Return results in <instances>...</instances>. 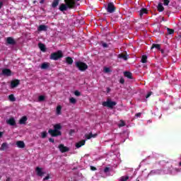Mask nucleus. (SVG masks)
<instances>
[{"instance_id":"f257e3e1","label":"nucleus","mask_w":181,"mask_h":181,"mask_svg":"<svg viewBox=\"0 0 181 181\" xmlns=\"http://www.w3.org/2000/svg\"><path fill=\"white\" fill-rule=\"evenodd\" d=\"M65 4H62L59 6V11L61 12H64V11H67L68 8L69 9H74V8L76 6V0H64Z\"/></svg>"},{"instance_id":"f03ea898","label":"nucleus","mask_w":181,"mask_h":181,"mask_svg":"<svg viewBox=\"0 0 181 181\" xmlns=\"http://www.w3.org/2000/svg\"><path fill=\"white\" fill-rule=\"evenodd\" d=\"M62 124H56L54 125V129H49L48 130V134L51 135V136H61L62 135Z\"/></svg>"},{"instance_id":"7ed1b4c3","label":"nucleus","mask_w":181,"mask_h":181,"mask_svg":"<svg viewBox=\"0 0 181 181\" xmlns=\"http://www.w3.org/2000/svg\"><path fill=\"white\" fill-rule=\"evenodd\" d=\"M75 66L79 71H86L88 69V65L81 61H77L75 62Z\"/></svg>"},{"instance_id":"20e7f679","label":"nucleus","mask_w":181,"mask_h":181,"mask_svg":"<svg viewBox=\"0 0 181 181\" xmlns=\"http://www.w3.org/2000/svg\"><path fill=\"white\" fill-rule=\"evenodd\" d=\"M102 105L103 107H107V108L112 110V108H114V107L117 105V102L111 100L110 98H107V101H104L102 103Z\"/></svg>"},{"instance_id":"39448f33","label":"nucleus","mask_w":181,"mask_h":181,"mask_svg":"<svg viewBox=\"0 0 181 181\" xmlns=\"http://www.w3.org/2000/svg\"><path fill=\"white\" fill-rule=\"evenodd\" d=\"M63 57V52L62 50H58L56 52L52 53L49 56L50 60L57 61L59 59H62Z\"/></svg>"},{"instance_id":"423d86ee","label":"nucleus","mask_w":181,"mask_h":181,"mask_svg":"<svg viewBox=\"0 0 181 181\" xmlns=\"http://www.w3.org/2000/svg\"><path fill=\"white\" fill-rule=\"evenodd\" d=\"M116 9H117V7H115V5L114 4V3L110 2L107 4V12H108V13H114Z\"/></svg>"},{"instance_id":"0eeeda50","label":"nucleus","mask_w":181,"mask_h":181,"mask_svg":"<svg viewBox=\"0 0 181 181\" xmlns=\"http://www.w3.org/2000/svg\"><path fill=\"white\" fill-rule=\"evenodd\" d=\"M58 148L62 153H64V152H69V151H70V148L67 146H64V144H59Z\"/></svg>"},{"instance_id":"6e6552de","label":"nucleus","mask_w":181,"mask_h":181,"mask_svg":"<svg viewBox=\"0 0 181 181\" xmlns=\"http://www.w3.org/2000/svg\"><path fill=\"white\" fill-rule=\"evenodd\" d=\"M21 84V81L19 79H15L11 82V88H15Z\"/></svg>"},{"instance_id":"1a4fd4ad","label":"nucleus","mask_w":181,"mask_h":181,"mask_svg":"<svg viewBox=\"0 0 181 181\" xmlns=\"http://www.w3.org/2000/svg\"><path fill=\"white\" fill-rule=\"evenodd\" d=\"M1 73L3 76H6L7 77L12 76V71L9 69H4Z\"/></svg>"},{"instance_id":"9d476101","label":"nucleus","mask_w":181,"mask_h":181,"mask_svg":"<svg viewBox=\"0 0 181 181\" xmlns=\"http://www.w3.org/2000/svg\"><path fill=\"white\" fill-rule=\"evenodd\" d=\"M6 124L11 125V127H15V125H16V121L15 120V118L11 117L6 120Z\"/></svg>"},{"instance_id":"9b49d317","label":"nucleus","mask_w":181,"mask_h":181,"mask_svg":"<svg viewBox=\"0 0 181 181\" xmlns=\"http://www.w3.org/2000/svg\"><path fill=\"white\" fill-rule=\"evenodd\" d=\"M6 43H8V45H11L12 46H13L16 45V41H15V40L11 37H8L6 39Z\"/></svg>"},{"instance_id":"f8f14e48","label":"nucleus","mask_w":181,"mask_h":181,"mask_svg":"<svg viewBox=\"0 0 181 181\" xmlns=\"http://www.w3.org/2000/svg\"><path fill=\"white\" fill-rule=\"evenodd\" d=\"M139 12L140 18H142L144 15H148V8H142Z\"/></svg>"},{"instance_id":"ddd939ff","label":"nucleus","mask_w":181,"mask_h":181,"mask_svg":"<svg viewBox=\"0 0 181 181\" xmlns=\"http://www.w3.org/2000/svg\"><path fill=\"white\" fill-rule=\"evenodd\" d=\"M38 32H46L47 30V25H40L37 28Z\"/></svg>"},{"instance_id":"4468645a","label":"nucleus","mask_w":181,"mask_h":181,"mask_svg":"<svg viewBox=\"0 0 181 181\" xmlns=\"http://www.w3.org/2000/svg\"><path fill=\"white\" fill-rule=\"evenodd\" d=\"M118 59H122L123 60H128V54L126 53V54H124V53H121L119 54H118L117 56Z\"/></svg>"},{"instance_id":"2eb2a0df","label":"nucleus","mask_w":181,"mask_h":181,"mask_svg":"<svg viewBox=\"0 0 181 181\" xmlns=\"http://www.w3.org/2000/svg\"><path fill=\"white\" fill-rule=\"evenodd\" d=\"M65 62L66 64H69V66H71L74 61L73 60V58H71V57H67L65 58Z\"/></svg>"},{"instance_id":"dca6fc26","label":"nucleus","mask_w":181,"mask_h":181,"mask_svg":"<svg viewBox=\"0 0 181 181\" xmlns=\"http://www.w3.org/2000/svg\"><path fill=\"white\" fill-rule=\"evenodd\" d=\"M26 121H28V117L26 116H23L20 119L19 124L21 125H25V124H26Z\"/></svg>"},{"instance_id":"f3484780","label":"nucleus","mask_w":181,"mask_h":181,"mask_svg":"<svg viewBox=\"0 0 181 181\" xmlns=\"http://www.w3.org/2000/svg\"><path fill=\"white\" fill-rule=\"evenodd\" d=\"M36 172H37V176H40V177H42L43 176V175L45 174V172H42V168H39V167H37L36 169H35Z\"/></svg>"},{"instance_id":"a211bd4d","label":"nucleus","mask_w":181,"mask_h":181,"mask_svg":"<svg viewBox=\"0 0 181 181\" xmlns=\"http://www.w3.org/2000/svg\"><path fill=\"white\" fill-rule=\"evenodd\" d=\"M16 145H17L18 148H21V149H23V148H25V142L22 141H18L16 143Z\"/></svg>"},{"instance_id":"6ab92c4d","label":"nucleus","mask_w":181,"mask_h":181,"mask_svg":"<svg viewBox=\"0 0 181 181\" xmlns=\"http://www.w3.org/2000/svg\"><path fill=\"white\" fill-rule=\"evenodd\" d=\"M9 148V146L8 145V143L4 142L1 144V146L0 147V151H6Z\"/></svg>"},{"instance_id":"aec40b11","label":"nucleus","mask_w":181,"mask_h":181,"mask_svg":"<svg viewBox=\"0 0 181 181\" xmlns=\"http://www.w3.org/2000/svg\"><path fill=\"white\" fill-rule=\"evenodd\" d=\"M84 145H86V140H82L76 144V147L78 148H81V146H84Z\"/></svg>"},{"instance_id":"412c9836","label":"nucleus","mask_w":181,"mask_h":181,"mask_svg":"<svg viewBox=\"0 0 181 181\" xmlns=\"http://www.w3.org/2000/svg\"><path fill=\"white\" fill-rule=\"evenodd\" d=\"M38 47L41 52H46V45H45V44L40 42Z\"/></svg>"},{"instance_id":"4be33fe9","label":"nucleus","mask_w":181,"mask_h":181,"mask_svg":"<svg viewBox=\"0 0 181 181\" xmlns=\"http://www.w3.org/2000/svg\"><path fill=\"white\" fill-rule=\"evenodd\" d=\"M124 77H127V78H129L130 80H132V73L129 71H124Z\"/></svg>"},{"instance_id":"5701e85b","label":"nucleus","mask_w":181,"mask_h":181,"mask_svg":"<svg viewBox=\"0 0 181 181\" xmlns=\"http://www.w3.org/2000/svg\"><path fill=\"white\" fill-rule=\"evenodd\" d=\"M157 9L158 12H163V11H165V7H163V5L162 4V3H159L158 4Z\"/></svg>"},{"instance_id":"b1692460","label":"nucleus","mask_w":181,"mask_h":181,"mask_svg":"<svg viewBox=\"0 0 181 181\" xmlns=\"http://www.w3.org/2000/svg\"><path fill=\"white\" fill-rule=\"evenodd\" d=\"M50 66V64L49 63H46V62H44L41 64V69L42 70H46L47 69H49V66Z\"/></svg>"},{"instance_id":"393cba45","label":"nucleus","mask_w":181,"mask_h":181,"mask_svg":"<svg viewBox=\"0 0 181 181\" xmlns=\"http://www.w3.org/2000/svg\"><path fill=\"white\" fill-rule=\"evenodd\" d=\"M97 134H93V133H89L88 134L85 135L86 139H91V138H95Z\"/></svg>"},{"instance_id":"a878e982","label":"nucleus","mask_w":181,"mask_h":181,"mask_svg":"<svg viewBox=\"0 0 181 181\" xmlns=\"http://www.w3.org/2000/svg\"><path fill=\"white\" fill-rule=\"evenodd\" d=\"M151 49H157V50H160V44H153Z\"/></svg>"},{"instance_id":"bb28decb","label":"nucleus","mask_w":181,"mask_h":181,"mask_svg":"<svg viewBox=\"0 0 181 181\" xmlns=\"http://www.w3.org/2000/svg\"><path fill=\"white\" fill-rule=\"evenodd\" d=\"M59 2H60V0H54L52 4V8H57V6L59 5Z\"/></svg>"},{"instance_id":"cd10ccee","label":"nucleus","mask_w":181,"mask_h":181,"mask_svg":"<svg viewBox=\"0 0 181 181\" xmlns=\"http://www.w3.org/2000/svg\"><path fill=\"white\" fill-rule=\"evenodd\" d=\"M56 112H57V115H62V106L58 105L57 107Z\"/></svg>"},{"instance_id":"c85d7f7f","label":"nucleus","mask_w":181,"mask_h":181,"mask_svg":"<svg viewBox=\"0 0 181 181\" xmlns=\"http://www.w3.org/2000/svg\"><path fill=\"white\" fill-rule=\"evenodd\" d=\"M148 62V57L146 55H143L141 57V63H146Z\"/></svg>"},{"instance_id":"c756f323","label":"nucleus","mask_w":181,"mask_h":181,"mask_svg":"<svg viewBox=\"0 0 181 181\" xmlns=\"http://www.w3.org/2000/svg\"><path fill=\"white\" fill-rule=\"evenodd\" d=\"M8 100L12 102L16 101V98H15V95H13V94L8 95Z\"/></svg>"},{"instance_id":"7c9ffc66","label":"nucleus","mask_w":181,"mask_h":181,"mask_svg":"<svg viewBox=\"0 0 181 181\" xmlns=\"http://www.w3.org/2000/svg\"><path fill=\"white\" fill-rule=\"evenodd\" d=\"M69 103L71 104H76L77 103V100H76L74 98H69Z\"/></svg>"},{"instance_id":"2f4dec72","label":"nucleus","mask_w":181,"mask_h":181,"mask_svg":"<svg viewBox=\"0 0 181 181\" xmlns=\"http://www.w3.org/2000/svg\"><path fill=\"white\" fill-rule=\"evenodd\" d=\"M129 179V176L126 175V176H122L120 177V181H127Z\"/></svg>"},{"instance_id":"473e14b6","label":"nucleus","mask_w":181,"mask_h":181,"mask_svg":"<svg viewBox=\"0 0 181 181\" xmlns=\"http://www.w3.org/2000/svg\"><path fill=\"white\" fill-rule=\"evenodd\" d=\"M168 35H173L175 33V30L167 28Z\"/></svg>"},{"instance_id":"72a5a7b5","label":"nucleus","mask_w":181,"mask_h":181,"mask_svg":"<svg viewBox=\"0 0 181 181\" xmlns=\"http://www.w3.org/2000/svg\"><path fill=\"white\" fill-rule=\"evenodd\" d=\"M41 136H42V139L46 138V136H47V132H42L41 133Z\"/></svg>"},{"instance_id":"f704fd0d","label":"nucleus","mask_w":181,"mask_h":181,"mask_svg":"<svg viewBox=\"0 0 181 181\" xmlns=\"http://www.w3.org/2000/svg\"><path fill=\"white\" fill-rule=\"evenodd\" d=\"M122 127H125V122H124V120H121L120 124H119V128H121Z\"/></svg>"},{"instance_id":"c9c22d12","label":"nucleus","mask_w":181,"mask_h":181,"mask_svg":"<svg viewBox=\"0 0 181 181\" xmlns=\"http://www.w3.org/2000/svg\"><path fill=\"white\" fill-rule=\"evenodd\" d=\"M74 95H75L76 97H80V95H81V93H80V91H78V90H75V91H74Z\"/></svg>"},{"instance_id":"e433bc0d","label":"nucleus","mask_w":181,"mask_h":181,"mask_svg":"<svg viewBox=\"0 0 181 181\" xmlns=\"http://www.w3.org/2000/svg\"><path fill=\"white\" fill-rule=\"evenodd\" d=\"M45 95H40L38 97V101H40V102L43 101L45 100Z\"/></svg>"},{"instance_id":"4c0bfd02","label":"nucleus","mask_w":181,"mask_h":181,"mask_svg":"<svg viewBox=\"0 0 181 181\" xmlns=\"http://www.w3.org/2000/svg\"><path fill=\"white\" fill-rule=\"evenodd\" d=\"M170 2V0H163V4L165 6H168Z\"/></svg>"},{"instance_id":"58836bf2","label":"nucleus","mask_w":181,"mask_h":181,"mask_svg":"<svg viewBox=\"0 0 181 181\" xmlns=\"http://www.w3.org/2000/svg\"><path fill=\"white\" fill-rule=\"evenodd\" d=\"M152 94H153V93H152V91H150L147 93V95H146V98H149V97H151L152 95Z\"/></svg>"},{"instance_id":"ea45409f","label":"nucleus","mask_w":181,"mask_h":181,"mask_svg":"<svg viewBox=\"0 0 181 181\" xmlns=\"http://www.w3.org/2000/svg\"><path fill=\"white\" fill-rule=\"evenodd\" d=\"M158 173V170H153L150 172V175H156Z\"/></svg>"},{"instance_id":"a19ab883","label":"nucleus","mask_w":181,"mask_h":181,"mask_svg":"<svg viewBox=\"0 0 181 181\" xmlns=\"http://www.w3.org/2000/svg\"><path fill=\"white\" fill-rule=\"evenodd\" d=\"M104 71H105V73H110V71H111V70L110 69V68H105Z\"/></svg>"},{"instance_id":"79ce46f5","label":"nucleus","mask_w":181,"mask_h":181,"mask_svg":"<svg viewBox=\"0 0 181 181\" xmlns=\"http://www.w3.org/2000/svg\"><path fill=\"white\" fill-rule=\"evenodd\" d=\"M104 172H105V173H107V172H110V168H108V167L105 168Z\"/></svg>"},{"instance_id":"37998d69","label":"nucleus","mask_w":181,"mask_h":181,"mask_svg":"<svg viewBox=\"0 0 181 181\" xmlns=\"http://www.w3.org/2000/svg\"><path fill=\"white\" fill-rule=\"evenodd\" d=\"M119 83H120L121 84H124V83H125V80L124 79V78H120Z\"/></svg>"},{"instance_id":"c03bdc74","label":"nucleus","mask_w":181,"mask_h":181,"mask_svg":"<svg viewBox=\"0 0 181 181\" xmlns=\"http://www.w3.org/2000/svg\"><path fill=\"white\" fill-rule=\"evenodd\" d=\"M74 132H76V131H75L74 129H71V130L69 131V135H70V136L73 135V134H74Z\"/></svg>"},{"instance_id":"a18cd8bd","label":"nucleus","mask_w":181,"mask_h":181,"mask_svg":"<svg viewBox=\"0 0 181 181\" xmlns=\"http://www.w3.org/2000/svg\"><path fill=\"white\" fill-rule=\"evenodd\" d=\"M102 46H103V47H108V44H107L105 42H102Z\"/></svg>"},{"instance_id":"49530a36","label":"nucleus","mask_w":181,"mask_h":181,"mask_svg":"<svg viewBox=\"0 0 181 181\" xmlns=\"http://www.w3.org/2000/svg\"><path fill=\"white\" fill-rule=\"evenodd\" d=\"M141 115H142V113L141 112H139V113H136L135 115V117H137V118H139V117H141Z\"/></svg>"},{"instance_id":"de8ad7c7","label":"nucleus","mask_w":181,"mask_h":181,"mask_svg":"<svg viewBox=\"0 0 181 181\" xmlns=\"http://www.w3.org/2000/svg\"><path fill=\"white\" fill-rule=\"evenodd\" d=\"M49 179H50V176L49 175H47V176H46L45 177L43 178V180H49Z\"/></svg>"},{"instance_id":"09e8293b","label":"nucleus","mask_w":181,"mask_h":181,"mask_svg":"<svg viewBox=\"0 0 181 181\" xmlns=\"http://www.w3.org/2000/svg\"><path fill=\"white\" fill-rule=\"evenodd\" d=\"M49 141L50 142H52V144H54V139H53V138H49Z\"/></svg>"},{"instance_id":"8fccbe9b","label":"nucleus","mask_w":181,"mask_h":181,"mask_svg":"<svg viewBox=\"0 0 181 181\" xmlns=\"http://www.w3.org/2000/svg\"><path fill=\"white\" fill-rule=\"evenodd\" d=\"M3 6H4V2L0 1V9H1Z\"/></svg>"},{"instance_id":"3c124183","label":"nucleus","mask_w":181,"mask_h":181,"mask_svg":"<svg viewBox=\"0 0 181 181\" xmlns=\"http://www.w3.org/2000/svg\"><path fill=\"white\" fill-rule=\"evenodd\" d=\"M90 170H97V168H95L94 166H90Z\"/></svg>"},{"instance_id":"603ef678","label":"nucleus","mask_w":181,"mask_h":181,"mask_svg":"<svg viewBox=\"0 0 181 181\" xmlns=\"http://www.w3.org/2000/svg\"><path fill=\"white\" fill-rule=\"evenodd\" d=\"M111 91V89L110 88H107V93H110Z\"/></svg>"},{"instance_id":"864d4df0","label":"nucleus","mask_w":181,"mask_h":181,"mask_svg":"<svg viewBox=\"0 0 181 181\" xmlns=\"http://www.w3.org/2000/svg\"><path fill=\"white\" fill-rule=\"evenodd\" d=\"M2 135H4V133H2V132H0V138H2Z\"/></svg>"},{"instance_id":"5fc2aeb1","label":"nucleus","mask_w":181,"mask_h":181,"mask_svg":"<svg viewBox=\"0 0 181 181\" xmlns=\"http://www.w3.org/2000/svg\"><path fill=\"white\" fill-rule=\"evenodd\" d=\"M40 4H45V0H41V1H40Z\"/></svg>"},{"instance_id":"6e6d98bb","label":"nucleus","mask_w":181,"mask_h":181,"mask_svg":"<svg viewBox=\"0 0 181 181\" xmlns=\"http://www.w3.org/2000/svg\"><path fill=\"white\" fill-rule=\"evenodd\" d=\"M36 2H37V1H33V4H36Z\"/></svg>"},{"instance_id":"4d7b16f0","label":"nucleus","mask_w":181,"mask_h":181,"mask_svg":"<svg viewBox=\"0 0 181 181\" xmlns=\"http://www.w3.org/2000/svg\"><path fill=\"white\" fill-rule=\"evenodd\" d=\"M161 53H163V49H161Z\"/></svg>"},{"instance_id":"13d9d810","label":"nucleus","mask_w":181,"mask_h":181,"mask_svg":"<svg viewBox=\"0 0 181 181\" xmlns=\"http://www.w3.org/2000/svg\"><path fill=\"white\" fill-rule=\"evenodd\" d=\"M179 165H180V166H181V162H180Z\"/></svg>"}]
</instances>
